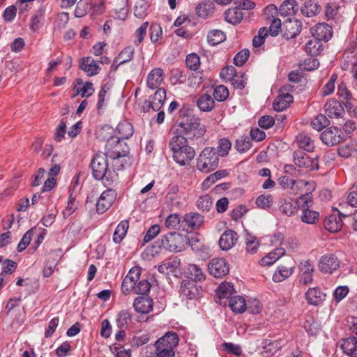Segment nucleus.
<instances>
[{"instance_id": "obj_1", "label": "nucleus", "mask_w": 357, "mask_h": 357, "mask_svg": "<svg viewBox=\"0 0 357 357\" xmlns=\"http://www.w3.org/2000/svg\"><path fill=\"white\" fill-rule=\"evenodd\" d=\"M169 146L173 153L174 160L180 165H189L195 155V149L188 144V140L184 136H174Z\"/></svg>"}, {"instance_id": "obj_2", "label": "nucleus", "mask_w": 357, "mask_h": 357, "mask_svg": "<svg viewBox=\"0 0 357 357\" xmlns=\"http://www.w3.org/2000/svg\"><path fill=\"white\" fill-rule=\"evenodd\" d=\"M116 130L119 136L110 137L107 139L105 145V148L107 150V154H109V158L113 159L119 158L120 157L125 156L126 155V151H123V153L120 151L119 148L120 140L128 139L133 134L132 126L127 121L119 123L116 127Z\"/></svg>"}, {"instance_id": "obj_3", "label": "nucleus", "mask_w": 357, "mask_h": 357, "mask_svg": "<svg viewBox=\"0 0 357 357\" xmlns=\"http://www.w3.org/2000/svg\"><path fill=\"white\" fill-rule=\"evenodd\" d=\"M206 130L201 123L200 119L193 115H186L178 123L177 135H182L186 139H194L202 137Z\"/></svg>"}, {"instance_id": "obj_4", "label": "nucleus", "mask_w": 357, "mask_h": 357, "mask_svg": "<svg viewBox=\"0 0 357 357\" xmlns=\"http://www.w3.org/2000/svg\"><path fill=\"white\" fill-rule=\"evenodd\" d=\"M107 156L109 154L98 153L93 158L91 167L93 177L97 180L103 179L108 184L115 181L116 174L108 169Z\"/></svg>"}, {"instance_id": "obj_5", "label": "nucleus", "mask_w": 357, "mask_h": 357, "mask_svg": "<svg viewBox=\"0 0 357 357\" xmlns=\"http://www.w3.org/2000/svg\"><path fill=\"white\" fill-rule=\"evenodd\" d=\"M189 239L186 235L176 231L169 232L161 240L159 247L170 252H181L186 248Z\"/></svg>"}, {"instance_id": "obj_6", "label": "nucleus", "mask_w": 357, "mask_h": 357, "mask_svg": "<svg viewBox=\"0 0 357 357\" xmlns=\"http://www.w3.org/2000/svg\"><path fill=\"white\" fill-rule=\"evenodd\" d=\"M219 157L215 148L206 147L197 158V168L202 172L208 173L217 168Z\"/></svg>"}, {"instance_id": "obj_7", "label": "nucleus", "mask_w": 357, "mask_h": 357, "mask_svg": "<svg viewBox=\"0 0 357 357\" xmlns=\"http://www.w3.org/2000/svg\"><path fill=\"white\" fill-rule=\"evenodd\" d=\"M294 161L299 167L306 168L310 171L317 169L319 167L317 156L310 157L303 150L294 151Z\"/></svg>"}, {"instance_id": "obj_8", "label": "nucleus", "mask_w": 357, "mask_h": 357, "mask_svg": "<svg viewBox=\"0 0 357 357\" xmlns=\"http://www.w3.org/2000/svg\"><path fill=\"white\" fill-rule=\"evenodd\" d=\"M337 214H331L327 216L324 221V226L326 229L331 232H337L340 231L343 225L342 218H348L350 214L344 213L337 208H333Z\"/></svg>"}, {"instance_id": "obj_9", "label": "nucleus", "mask_w": 357, "mask_h": 357, "mask_svg": "<svg viewBox=\"0 0 357 357\" xmlns=\"http://www.w3.org/2000/svg\"><path fill=\"white\" fill-rule=\"evenodd\" d=\"M295 268L294 260L289 257L283 264H281L273 275V280L275 282H280L290 277Z\"/></svg>"}, {"instance_id": "obj_10", "label": "nucleus", "mask_w": 357, "mask_h": 357, "mask_svg": "<svg viewBox=\"0 0 357 357\" xmlns=\"http://www.w3.org/2000/svg\"><path fill=\"white\" fill-rule=\"evenodd\" d=\"M204 218L197 212H190L185 214L182 220V230L193 231L199 229L203 225Z\"/></svg>"}, {"instance_id": "obj_11", "label": "nucleus", "mask_w": 357, "mask_h": 357, "mask_svg": "<svg viewBox=\"0 0 357 357\" xmlns=\"http://www.w3.org/2000/svg\"><path fill=\"white\" fill-rule=\"evenodd\" d=\"M208 269L215 278H222L229 271V264L224 258H214L208 264Z\"/></svg>"}, {"instance_id": "obj_12", "label": "nucleus", "mask_w": 357, "mask_h": 357, "mask_svg": "<svg viewBox=\"0 0 357 357\" xmlns=\"http://www.w3.org/2000/svg\"><path fill=\"white\" fill-rule=\"evenodd\" d=\"M178 342L179 338L176 333L167 332L155 342V347L160 349L174 351Z\"/></svg>"}, {"instance_id": "obj_13", "label": "nucleus", "mask_w": 357, "mask_h": 357, "mask_svg": "<svg viewBox=\"0 0 357 357\" xmlns=\"http://www.w3.org/2000/svg\"><path fill=\"white\" fill-rule=\"evenodd\" d=\"M202 292L200 286H197L192 280H184L181 285L180 294L183 298L189 300L197 298Z\"/></svg>"}, {"instance_id": "obj_14", "label": "nucleus", "mask_w": 357, "mask_h": 357, "mask_svg": "<svg viewBox=\"0 0 357 357\" xmlns=\"http://www.w3.org/2000/svg\"><path fill=\"white\" fill-rule=\"evenodd\" d=\"M319 268L324 273H332L340 267V261L333 254L323 255L319 260Z\"/></svg>"}, {"instance_id": "obj_15", "label": "nucleus", "mask_w": 357, "mask_h": 357, "mask_svg": "<svg viewBox=\"0 0 357 357\" xmlns=\"http://www.w3.org/2000/svg\"><path fill=\"white\" fill-rule=\"evenodd\" d=\"M116 197V191L109 188L105 190L99 197L96 204V211L98 213H105L114 203Z\"/></svg>"}, {"instance_id": "obj_16", "label": "nucleus", "mask_w": 357, "mask_h": 357, "mask_svg": "<svg viewBox=\"0 0 357 357\" xmlns=\"http://www.w3.org/2000/svg\"><path fill=\"white\" fill-rule=\"evenodd\" d=\"M166 98V91L163 88H158L155 92L151 101L145 100L144 102V111L149 112L151 108L154 112L159 111L163 105Z\"/></svg>"}, {"instance_id": "obj_17", "label": "nucleus", "mask_w": 357, "mask_h": 357, "mask_svg": "<svg viewBox=\"0 0 357 357\" xmlns=\"http://www.w3.org/2000/svg\"><path fill=\"white\" fill-rule=\"evenodd\" d=\"M324 111L329 118L340 119L344 114V110L340 102L335 99H330L324 105Z\"/></svg>"}, {"instance_id": "obj_18", "label": "nucleus", "mask_w": 357, "mask_h": 357, "mask_svg": "<svg viewBox=\"0 0 357 357\" xmlns=\"http://www.w3.org/2000/svg\"><path fill=\"white\" fill-rule=\"evenodd\" d=\"M311 33L316 39L328 41L333 36V29L328 24L319 23L311 29Z\"/></svg>"}, {"instance_id": "obj_19", "label": "nucleus", "mask_w": 357, "mask_h": 357, "mask_svg": "<svg viewBox=\"0 0 357 357\" xmlns=\"http://www.w3.org/2000/svg\"><path fill=\"white\" fill-rule=\"evenodd\" d=\"M238 236L237 233L231 229L224 231L219 239V245L222 250H229L237 243Z\"/></svg>"}, {"instance_id": "obj_20", "label": "nucleus", "mask_w": 357, "mask_h": 357, "mask_svg": "<svg viewBox=\"0 0 357 357\" xmlns=\"http://www.w3.org/2000/svg\"><path fill=\"white\" fill-rule=\"evenodd\" d=\"M283 37L287 40L295 38L298 35L302 29V24L298 20H289L284 22Z\"/></svg>"}, {"instance_id": "obj_21", "label": "nucleus", "mask_w": 357, "mask_h": 357, "mask_svg": "<svg viewBox=\"0 0 357 357\" xmlns=\"http://www.w3.org/2000/svg\"><path fill=\"white\" fill-rule=\"evenodd\" d=\"M340 130L336 127H330L320 135L321 140L328 146H333L341 140Z\"/></svg>"}, {"instance_id": "obj_22", "label": "nucleus", "mask_w": 357, "mask_h": 357, "mask_svg": "<svg viewBox=\"0 0 357 357\" xmlns=\"http://www.w3.org/2000/svg\"><path fill=\"white\" fill-rule=\"evenodd\" d=\"M278 183L284 190H291L294 194H297L298 189L306 186L307 182L304 180H294L287 176H282L279 178Z\"/></svg>"}, {"instance_id": "obj_23", "label": "nucleus", "mask_w": 357, "mask_h": 357, "mask_svg": "<svg viewBox=\"0 0 357 357\" xmlns=\"http://www.w3.org/2000/svg\"><path fill=\"white\" fill-rule=\"evenodd\" d=\"M153 300L147 296L136 298L133 303V307L136 312L142 314H148L153 310Z\"/></svg>"}, {"instance_id": "obj_24", "label": "nucleus", "mask_w": 357, "mask_h": 357, "mask_svg": "<svg viewBox=\"0 0 357 357\" xmlns=\"http://www.w3.org/2000/svg\"><path fill=\"white\" fill-rule=\"evenodd\" d=\"M164 80V74L161 68L152 70L147 77V86L153 90L160 86Z\"/></svg>"}, {"instance_id": "obj_25", "label": "nucleus", "mask_w": 357, "mask_h": 357, "mask_svg": "<svg viewBox=\"0 0 357 357\" xmlns=\"http://www.w3.org/2000/svg\"><path fill=\"white\" fill-rule=\"evenodd\" d=\"M262 344L261 354L264 357H273L282 347L281 343L278 340H265Z\"/></svg>"}, {"instance_id": "obj_26", "label": "nucleus", "mask_w": 357, "mask_h": 357, "mask_svg": "<svg viewBox=\"0 0 357 357\" xmlns=\"http://www.w3.org/2000/svg\"><path fill=\"white\" fill-rule=\"evenodd\" d=\"M357 62V47L347 50L342 56L341 67L343 70H347L351 66Z\"/></svg>"}, {"instance_id": "obj_27", "label": "nucleus", "mask_w": 357, "mask_h": 357, "mask_svg": "<svg viewBox=\"0 0 357 357\" xmlns=\"http://www.w3.org/2000/svg\"><path fill=\"white\" fill-rule=\"evenodd\" d=\"M80 68L89 76L97 75L100 70L96 61L91 57L83 58L80 63Z\"/></svg>"}, {"instance_id": "obj_28", "label": "nucleus", "mask_w": 357, "mask_h": 357, "mask_svg": "<svg viewBox=\"0 0 357 357\" xmlns=\"http://www.w3.org/2000/svg\"><path fill=\"white\" fill-rule=\"evenodd\" d=\"M279 204L280 211L287 216L294 215L297 213L298 204L294 202L291 198L280 199Z\"/></svg>"}, {"instance_id": "obj_29", "label": "nucleus", "mask_w": 357, "mask_h": 357, "mask_svg": "<svg viewBox=\"0 0 357 357\" xmlns=\"http://www.w3.org/2000/svg\"><path fill=\"white\" fill-rule=\"evenodd\" d=\"M326 294L319 288H310L305 294L309 304L317 305L325 299Z\"/></svg>"}, {"instance_id": "obj_30", "label": "nucleus", "mask_w": 357, "mask_h": 357, "mask_svg": "<svg viewBox=\"0 0 357 357\" xmlns=\"http://www.w3.org/2000/svg\"><path fill=\"white\" fill-rule=\"evenodd\" d=\"M342 349L345 354L351 357H357V338L349 337L344 339L342 344Z\"/></svg>"}, {"instance_id": "obj_31", "label": "nucleus", "mask_w": 357, "mask_h": 357, "mask_svg": "<svg viewBox=\"0 0 357 357\" xmlns=\"http://www.w3.org/2000/svg\"><path fill=\"white\" fill-rule=\"evenodd\" d=\"M234 292L235 291L233 285L228 282H224L218 287L215 291V295L219 300L224 298L229 300Z\"/></svg>"}, {"instance_id": "obj_32", "label": "nucleus", "mask_w": 357, "mask_h": 357, "mask_svg": "<svg viewBox=\"0 0 357 357\" xmlns=\"http://www.w3.org/2000/svg\"><path fill=\"white\" fill-rule=\"evenodd\" d=\"M298 10V5L295 0H286L280 6L279 13L283 16L294 15Z\"/></svg>"}, {"instance_id": "obj_33", "label": "nucleus", "mask_w": 357, "mask_h": 357, "mask_svg": "<svg viewBox=\"0 0 357 357\" xmlns=\"http://www.w3.org/2000/svg\"><path fill=\"white\" fill-rule=\"evenodd\" d=\"M285 250L283 248H277L274 251L271 252L261 259V264L263 266H271L283 256Z\"/></svg>"}, {"instance_id": "obj_34", "label": "nucleus", "mask_w": 357, "mask_h": 357, "mask_svg": "<svg viewBox=\"0 0 357 357\" xmlns=\"http://www.w3.org/2000/svg\"><path fill=\"white\" fill-rule=\"evenodd\" d=\"M285 250L283 248H277L274 251L271 252L261 259V264L263 266H271L283 256Z\"/></svg>"}, {"instance_id": "obj_35", "label": "nucleus", "mask_w": 357, "mask_h": 357, "mask_svg": "<svg viewBox=\"0 0 357 357\" xmlns=\"http://www.w3.org/2000/svg\"><path fill=\"white\" fill-rule=\"evenodd\" d=\"M129 227V222L128 220H122L116 227L113 234V241L115 243H120L124 238L127 234Z\"/></svg>"}, {"instance_id": "obj_36", "label": "nucleus", "mask_w": 357, "mask_h": 357, "mask_svg": "<svg viewBox=\"0 0 357 357\" xmlns=\"http://www.w3.org/2000/svg\"><path fill=\"white\" fill-rule=\"evenodd\" d=\"M301 13L307 17H313L321 11V6L314 1L309 0L305 2L301 8Z\"/></svg>"}, {"instance_id": "obj_37", "label": "nucleus", "mask_w": 357, "mask_h": 357, "mask_svg": "<svg viewBox=\"0 0 357 357\" xmlns=\"http://www.w3.org/2000/svg\"><path fill=\"white\" fill-rule=\"evenodd\" d=\"M225 18L227 22L232 24L240 23L243 19V13L238 8L228 9L225 13Z\"/></svg>"}, {"instance_id": "obj_38", "label": "nucleus", "mask_w": 357, "mask_h": 357, "mask_svg": "<svg viewBox=\"0 0 357 357\" xmlns=\"http://www.w3.org/2000/svg\"><path fill=\"white\" fill-rule=\"evenodd\" d=\"M296 144L300 149L308 152L312 151L314 147L310 137L304 133H300L296 136Z\"/></svg>"}, {"instance_id": "obj_39", "label": "nucleus", "mask_w": 357, "mask_h": 357, "mask_svg": "<svg viewBox=\"0 0 357 357\" xmlns=\"http://www.w3.org/2000/svg\"><path fill=\"white\" fill-rule=\"evenodd\" d=\"M229 305L231 309L237 313H242L246 309L245 299L240 296H234L229 300Z\"/></svg>"}, {"instance_id": "obj_40", "label": "nucleus", "mask_w": 357, "mask_h": 357, "mask_svg": "<svg viewBox=\"0 0 357 357\" xmlns=\"http://www.w3.org/2000/svg\"><path fill=\"white\" fill-rule=\"evenodd\" d=\"M319 219V213L316 211L311 210L307 208H304L302 210L301 220L303 222L306 224L313 225L318 222Z\"/></svg>"}, {"instance_id": "obj_41", "label": "nucleus", "mask_w": 357, "mask_h": 357, "mask_svg": "<svg viewBox=\"0 0 357 357\" xmlns=\"http://www.w3.org/2000/svg\"><path fill=\"white\" fill-rule=\"evenodd\" d=\"M187 273L189 275L190 280L195 282H201L205 279L202 270L196 264H189L187 268Z\"/></svg>"}, {"instance_id": "obj_42", "label": "nucleus", "mask_w": 357, "mask_h": 357, "mask_svg": "<svg viewBox=\"0 0 357 357\" xmlns=\"http://www.w3.org/2000/svg\"><path fill=\"white\" fill-rule=\"evenodd\" d=\"M305 50L306 53L311 56H316L320 54L322 50V44L321 40L316 39L310 40L305 45Z\"/></svg>"}, {"instance_id": "obj_43", "label": "nucleus", "mask_w": 357, "mask_h": 357, "mask_svg": "<svg viewBox=\"0 0 357 357\" xmlns=\"http://www.w3.org/2000/svg\"><path fill=\"white\" fill-rule=\"evenodd\" d=\"M197 105L200 110L209 112L214 107V100L211 96L204 94L197 100Z\"/></svg>"}, {"instance_id": "obj_44", "label": "nucleus", "mask_w": 357, "mask_h": 357, "mask_svg": "<svg viewBox=\"0 0 357 357\" xmlns=\"http://www.w3.org/2000/svg\"><path fill=\"white\" fill-rule=\"evenodd\" d=\"M213 4L210 1L199 3L196 7L197 14L203 18L207 17L213 13Z\"/></svg>"}, {"instance_id": "obj_45", "label": "nucleus", "mask_w": 357, "mask_h": 357, "mask_svg": "<svg viewBox=\"0 0 357 357\" xmlns=\"http://www.w3.org/2000/svg\"><path fill=\"white\" fill-rule=\"evenodd\" d=\"M207 39L208 43L214 46L223 42L226 39V36L223 31L215 29L208 32Z\"/></svg>"}, {"instance_id": "obj_46", "label": "nucleus", "mask_w": 357, "mask_h": 357, "mask_svg": "<svg viewBox=\"0 0 357 357\" xmlns=\"http://www.w3.org/2000/svg\"><path fill=\"white\" fill-rule=\"evenodd\" d=\"M357 153V145L354 143L346 144L338 148V154L342 158H349Z\"/></svg>"}, {"instance_id": "obj_47", "label": "nucleus", "mask_w": 357, "mask_h": 357, "mask_svg": "<svg viewBox=\"0 0 357 357\" xmlns=\"http://www.w3.org/2000/svg\"><path fill=\"white\" fill-rule=\"evenodd\" d=\"M183 217L174 213L169 215L165 220V225L169 229H182Z\"/></svg>"}, {"instance_id": "obj_48", "label": "nucleus", "mask_w": 357, "mask_h": 357, "mask_svg": "<svg viewBox=\"0 0 357 357\" xmlns=\"http://www.w3.org/2000/svg\"><path fill=\"white\" fill-rule=\"evenodd\" d=\"M197 206L203 212L209 211L213 206L211 197L208 195L201 196L197 200Z\"/></svg>"}, {"instance_id": "obj_49", "label": "nucleus", "mask_w": 357, "mask_h": 357, "mask_svg": "<svg viewBox=\"0 0 357 357\" xmlns=\"http://www.w3.org/2000/svg\"><path fill=\"white\" fill-rule=\"evenodd\" d=\"M251 147V139L248 136H241L236 140V148L238 151L244 153Z\"/></svg>"}, {"instance_id": "obj_50", "label": "nucleus", "mask_w": 357, "mask_h": 357, "mask_svg": "<svg viewBox=\"0 0 357 357\" xmlns=\"http://www.w3.org/2000/svg\"><path fill=\"white\" fill-rule=\"evenodd\" d=\"M135 49L132 46L125 47L119 54V64L130 61L133 56Z\"/></svg>"}, {"instance_id": "obj_51", "label": "nucleus", "mask_w": 357, "mask_h": 357, "mask_svg": "<svg viewBox=\"0 0 357 357\" xmlns=\"http://www.w3.org/2000/svg\"><path fill=\"white\" fill-rule=\"evenodd\" d=\"M311 124L314 129L321 130L329 124V121L325 115L319 114L312 120Z\"/></svg>"}, {"instance_id": "obj_52", "label": "nucleus", "mask_w": 357, "mask_h": 357, "mask_svg": "<svg viewBox=\"0 0 357 357\" xmlns=\"http://www.w3.org/2000/svg\"><path fill=\"white\" fill-rule=\"evenodd\" d=\"M229 91L227 88L223 85L216 86L213 91V97L217 101L222 102L227 98Z\"/></svg>"}, {"instance_id": "obj_53", "label": "nucleus", "mask_w": 357, "mask_h": 357, "mask_svg": "<svg viewBox=\"0 0 357 357\" xmlns=\"http://www.w3.org/2000/svg\"><path fill=\"white\" fill-rule=\"evenodd\" d=\"M186 66L192 70H197L200 66L199 56L195 53L190 54L187 56L185 60Z\"/></svg>"}, {"instance_id": "obj_54", "label": "nucleus", "mask_w": 357, "mask_h": 357, "mask_svg": "<svg viewBox=\"0 0 357 357\" xmlns=\"http://www.w3.org/2000/svg\"><path fill=\"white\" fill-rule=\"evenodd\" d=\"M231 146V142L227 138L220 139L218 142V156H225L228 154Z\"/></svg>"}, {"instance_id": "obj_55", "label": "nucleus", "mask_w": 357, "mask_h": 357, "mask_svg": "<svg viewBox=\"0 0 357 357\" xmlns=\"http://www.w3.org/2000/svg\"><path fill=\"white\" fill-rule=\"evenodd\" d=\"M222 347L227 354H234L236 356H240L242 354V349L240 345L231 342H224L222 344Z\"/></svg>"}, {"instance_id": "obj_56", "label": "nucleus", "mask_w": 357, "mask_h": 357, "mask_svg": "<svg viewBox=\"0 0 357 357\" xmlns=\"http://www.w3.org/2000/svg\"><path fill=\"white\" fill-rule=\"evenodd\" d=\"M273 197L271 195H261L256 199L255 204L258 207L266 209L271 207Z\"/></svg>"}, {"instance_id": "obj_57", "label": "nucleus", "mask_w": 357, "mask_h": 357, "mask_svg": "<svg viewBox=\"0 0 357 357\" xmlns=\"http://www.w3.org/2000/svg\"><path fill=\"white\" fill-rule=\"evenodd\" d=\"M149 26V22H144L140 27H139L135 31V38L136 39L134 40V43L136 45H139L144 40L145 36L146 35V30Z\"/></svg>"}, {"instance_id": "obj_58", "label": "nucleus", "mask_w": 357, "mask_h": 357, "mask_svg": "<svg viewBox=\"0 0 357 357\" xmlns=\"http://www.w3.org/2000/svg\"><path fill=\"white\" fill-rule=\"evenodd\" d=\"M268 36V30L266 27L261 28L258 31V35L255 36L252 40V45L255 47L262 45L266 37Z\"/></svg>"}, {"instance_id": "obj_59", "label": "nucleus", "mask_w": 357, "mask_h": 357, "mask_svg": "<svg viewBox=\"0 0 357 357\" xmlns=\"http://www.w3.org/2000/svg\"><path fill=\"white\" fill-rule=\"evenodd\" d=\"M162 35L161 26L158 24H151L150 26V38L153 43H157Z\"/></svg>"}, {"instance_id": "obj_60", "label": "nucleus", "mask_w": 357, "mask_h": 357, "mask_svg": "<svg viewBox=\"0 0 357 357\" xmlns=\"http://www.w3.org/2000/svg\"><path fill=\"white\" fill-rule=\"evenodd\" d=\"M176 268L175 261H167L160 264L158 270L160 273L169 275V273H174Z\"/></svg>"}, {"instance_id": "obj_61", "label": "nucleus", "mask_w": 357, "mask_h": 357, "mask_svg": "<svg viewBox=\"0 0 357 357\" xmlns=\"http://www.w3.org/2000/svg\"><path fill=\"white\" fill-rule=\"evenodd\" d=\"M319 66V62L318 59L310 57L305 59L302 64H301V68L303 70L311 71L314 69L318 68Z\"/></svg>"}, {"instance_id": "obj_62", "label": "nucleus", "mask_w": 357, "mask_h": 357, "mask_svg": "<svg viewBox=\"0 0 357 357\" xmlns=\"http://www.w3.org/2000/svg\"><path fill=\"white\" fill-rule=\"evenodd\" d=\"M250 56V51L248 49H243L240 51L234 58V63L236 66H241L248 60Z\"/></svg>"}, {"instance_id": "obj_63", "label": "nucleus", "mask_w": 357, "mask_h": 357, "mask_svg": "<svg viewBox=\"0 0 357 357\" xmlns=\"http://www.w3.org/2000/svg\"><path fill=\"white\" fill-rule=\"evenodd\" d=\"M150 283L146 280H142L139 281L137 284H135V294L141 295L147 294L150 291Z\"/></svg>"}, {"instance_id": "obj_64", "label": "nucleus", "mask_w": 357, "mask_h": 357, "mask_svg": "<svg viewBox=\"0 0 357 357\" xmlns=\"http://www.w3.org/2000/svg\"><path fill=\"white\" fill-rule=\"evenodd\" d=\"M131 316L126 310L121 311L116 318V324L119 328H122L125 327L129 321H130Z\"/></svg>"}]
</instances>
